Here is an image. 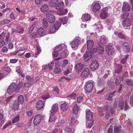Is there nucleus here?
Masks as SVG:
<instances>
[{"instance_id":"obj_40","label":"nucleus","mask_w":133,"mask_h":133,"mask_svg":"<svg viewBox=\"0 0 133 133\" xmlns=\"http://www.w3.org/2000/svg\"><path fill=\"white\" fill-rule=\"evenodd\" d=\"M121 80L120 79V77L119 76H117L115 80V84L117 86L119 85L120 84L121 82Z\"/></svg>"},{"instance_id":"obj_49","label":"nucleus","mask_w":133,"mask_h":133,"mask_svg":"<svg viewBox=\"0 0 133 133\" xmlns=\"http://www.w3.org/2000/svg\"><path fill=\"white\" fill-rule=\"evenodd\" d=\"M6 37L5 38V41L8 43L10 41L9 39L10 33L9 32H8L7 33V34L6 35Z\"/></svg>"},{"instance_id":"obj_45","label":"nucleus","mask_w":133,"mask_h":133,"mask_svg":"<svg viewBox=\"0 0 133 133\" xmlns=\"http://www.w3.org/2000/svg\"><path fill=\"white\" fill-rule=\"evenodd\" d=\"M119 107L121 110L123 109L124 107V102L123 101H120L119 103Z\"/></svg>"},{"instance_id":"obj_1","label":"nucleus","mask_w":133,"mask_h":133,"mask_svg":"<svg viewBox=\"0 0 133 133\" xmlns=\"http://www.w3.org/2000/svg\"><path fill=\"white\" fill-rule=\"evenodd\" d=\"M23 83L19 82L18 85L14 83H12L7 89V92L9 94H12L14 92L18 93L20 90L23 85Z\"/></svg>"},{"instance_id":"obj_22","label":"nucleus","mask_w":133,"mask_h":133,"mask_svg":"<svg viewBox=\"0 0 133 133\" xmlns=\"http://www.w3.org/2000/svg\"><path fill=\"white\" fill-rule=\"evenodd\" d=\"M115 34L119 38L121 39H126L127 37L124 34L121 32L118 33L117 31L114 32Z\"/></svg>"},{"instance_id":"obj_31","label":"nucleus","mask_w":133,"mask_h":133,"mask_svg":"<svg viewBox=\"0 0 133 133\" xmlns=\"http://www.w3.org/2000/svg\"><path fill=\"white\" fill-rule=\"evenodd\" d=\"M79 108L77 104L74 105L73 109V113L75 115H76L79 110Z\"/></svg>"},{"instance_id":"obj_10","label":"nucleus","mask_w":133,"mask_h":133,"mask_svg":"<svg viewBox=\"0 0 133 133\" xmlns=\"http://www.w3.org/2000/svg\"><path fill=\"white\" fill-rule=\"evenodd\" d=\"M91 51V50H89V52L87 51L84 54V58L85 61H87L91 58V56L93 54V53Z\"/></svg>"},{"instance_id":"obj_21","label":"nucleus","mask_w":133,"mask_h":133,"mask_svg":"<svg viewBox=\"0 0 133 133\" xmlns=\"http://www.w3.org/2000/svg\"><path fill=\"white\" fill-rule=\"evenodd\" d=\"M121 125H115L114 126V133H120L122 131Z\"/></svg>"},{"instance_id":"obj_44","label":"nucleus","mask_w":133,"mask_h":133,"mask_svg":"<svg viewBox=\"0 0 133 133\" xmlns=\"http://www.w3.org/2000/svg\"><path fill=\"white\" fill-rule=\"evenodd\" d=\"M36 48L37 50V52L36 54L35 57H37V56L40 54L41 52V49L39 46L37 45L36 46Z\"/></svg>"},{"instance_id":"obj_27","label":"nucleus","mask_w":133,"mask_h":133,"mask_svg":"<svg viewBox=\"0 0 133 133\" xmlns=\"http://www.w3.org/2000/svg\"><path fill=\"white\" fill-rule=\"evenodd\" d=\"M59 2V0H50L49 4L51 7H54L56 6Z\"/></svg>"},{"instance_id":"obj_34","label":"nucleus","mask_w":133,"mask_h":133,"mask_svg":"<svg viewBox=\"0 0 133 133\" xmlns=\"http://www.w3.org/2000/svg\"><path fill=\"white\" fill-rule=\"evenodd\" d=\"M42 24L43 27L47 28L48 26V23L45 18H44L42 20Z\"/></svg>"},{"instance_id":"obj_17","label":"nucleus","mask_w":133,"mask_h":133,"mask_svg":"<svg viewBox=\"0 0 133 133\" xmlns=\"http://www.w3.org/2000/svg\"><path fill=\"white\" fill-rule=\"evenodd\" d=\"M86 119L90 121L92 119L93 115L91 112L89 110H86Z\"/></svg>"},{"instance_id":"obj_46","label":"nucleus","mask_w":133,"mask_h":133,"mask_svg":"<svg viewBox=\"0 0 133 133\" xmlns=\"http://www.w3.org/2000/svg\"><path fill=\"white\" fill-rule=\"evenodd\" d=\"M10 21L7 19H4L1 22V24L3 25L9 23L10 22Z\"/></svg>"},{"instance_id":"obj_32","label":"nucleus","mask_w":133,"mask_h":133,"mask_svg":"<svg viewBox=\"0 0 133 133\" xmlns=\"http://www.w3.org/2000/svg\"><path fill=\"white\" fill-rule=\"evenodd\" d=\"M61 108L62 110L63 111H65L68 109V106L67 104L64 103L61 105Z\"/></svg>"},{"instance_id":"obj_42","label":"nucleus","mask_w":133,"mask_h":133,"mask_svg":"<svg viewBox=\"0 0 133 133\" xmlns=\"http://www.w3.org/2000/svg\"><path fill=\"white\" fill-rule=\"evenodd\" d=\"M70 79L69 78L66 77L65 76H63L59 79L58 80L60 82H62L64 81L65 79L69 81Z\"/></svg>"},{"instance_id":"obj_8","label":"nucleus","mask_w":133,"mask_h":133,"mask_svg":"<svg viewBox=\"0 0 133 133\" xmlns=\"http://www.w3.org/2000/svg\"><path fill=\"white\" fill-rule=\"evenodd\" d=\"M42 118V116L39 115H38L35 116L33 121L34 124L37 125L39 124Z\"/></svg>"},{"instance_id":"obj_39","label":"nucleus","mask_w":133,"mask_h":133,"mask_svg":"<svg viewBox=\"0 0 133 133\" xmlns=\"http://www.w3.org/2000/svg\"><path fill=\"white\" fill-rule=\"evenodd\" d=\"M77 123V121L75 119L74 117H72L70 122L69 123V125H74L76 123Z\"/></svg>"},{"instance_id":"obj_18","label":"nucleus","mask_w":133,"mask_h":133,"mask_svg":"<svg viewBox=\"0 0 133 133\" xmlns=\"http://www.w3.org/2000/svg\"><path fill=\"white\" fill-rule=\"evenodd\" d=\"M37 32L40 36H44L46 34L44 29L42 27L38 28L37 30Z\"/></svg>"},{"instance_id":"obj_60","label":"nucleus","mask_w":133,"mask_h":133,"mask_svg":"<svg viewBox=\"0 0 133 133\" xmlns=\"http://www.w3.org/2000/svg\"><path fill=\"white\" fill-rule=\"evenodd\" d=\"M54 63V62L52 61L50 63V64L48 65V66L49 70H51L53 69L52 67Z\"/></svg>"},{"instance_id":"obj_64","label":"nucleus","mask_w":133,"mask_h":133,"mask_svg":"<svg viewBox=\"0 0 133 133\" xmlns=\"http://www.w3.org/2000/svg\"><path fill=\"white\" fill-rule=\"evenodd\" d=\"M113 127L110 125L108 130L107 133H113Z\"/></svg>"},{"instance_id":"obj_58","label":"nucleus","mask_w":133,"mask_h":133,"mask_svg":"<svg viewBox=\"0 0 133 133\" xmlns=\"http://www.w3.org/2000/svg\"><path fill=\"white\" fill-rule=\"evenodd\" d=\"M5 33L3 32L0 35V40H3L4 39L5 37Z\"/></svg>"},{"instance_id":"obj_11","label":"nucleus","mask_w":133,"mask_h":133,"mask_svg":"<svg viewBox=\"0 0 133 133\" xmlns=\"http://www.w3.org/2000/svg\"><path fill=\"white\" fill-rule=\"evenodd\" d=\"M122 66L120 64L115 65L114 69L115 73L119 74L122 70Z\"/></svg>"},{"instance_id":"obj_9","label":"nucleus","mask_w":133,"mask_h":133,"mask_svg":"<svg viewBox=\"0 0 133 133\" xmlns=\"http://www.w3.org/2000/svg\"><path fill=\"white\" fill-rule=\"evenodd\" d=\"M46 16L48 22L50 23H53L55 21V17L49 13H47Z\"/></svg>"},{"instance_id":"obj_16","label":"nucleus","mask_w":133,"mask_h":133,"mask_svg":"<svg viewBox=\"0 0 133 133\" xmlns=\"http://www.w3.org/2000/svg\"><path fill=\"white\" fill-rule=\"evenodd\" d=\"M87 49L91 50L94 44L93 41L92 40H89L87 41Z\"/></svg>"},{"instance_id":"obj_2","label":"nucleus","mask_w":133,"mask_h":133,"mask_svg":"<svg viewBox=\"0 0 133 133\" xmlns=\"http://www.w3.org/2000/svg\"><path fill=\"white\" fill-rule=\"evenodd\" d=\"M94 82L92 81H89L87 82L85 85V89L86 92L89 93L91 92L93 88Z\"/></svg>"},{"instance_id":"obj_54","label":"nucleus","mask_w":133,"mask_h":133,"mask_svg":"<svg viewBox=\"0 0 133 133\" xmlns=\"http://www.w3.org/2000/svg\"><path fill=\"white\" fill-rule=\"evenodd\" d=\"M129 15V14L128 12H125L123 14L121 15V16L122 18H125L128 16Z\"/></svg>"},{"instance_id":"obj_26","label":"nucleus","mask_w":133,"mask_h":133,"mask_svg":"<svg viewBox=\"0 0 133 133\" xmlns=\"http://www.w3.org/2000/svg\"><path fill=\"white\" fill-rule=\"evenodd\" d=\"M90 19V17L89 15L88 14H85L82 15V19L83 21H88Z\"/></svg>"},{"instance_id":"obj_7","label":"nucleus","mask_w":133,"mask_h":133,"mask_svg":"<svg viewBox=\"0 0 133 133\" xmlns=\"http://www.w3.org/2000/svg\"><path fill=\"white\" fill-rule=\"evenodd\" d=\"M98 66L99 64L98 62L96 61H94L90 65L89 68L91 70L95 71L98 69Z\"/></svg>"},{"instance_id":"obj_28","label":"nucleus","mask_w":133,"mask_h":133,"mask_svg":"<svg viewBox=\"0 0 133 133\" xmlns=\"http://www.w3.org/2000/svg\"><path fill=\"white\" fill-rule=\"evenodd\" d=\"M97 51L100 54H103L104 51V49L103 46L101 45H98L97 46Z\"/></svg>"},{"instance_id":"obj_51","label":"nucleus","mask_w":133,"mask_h":133,"mask_svg":"<svg viewBox=\"0 0 133 133\" xmlns=\"http://www.w3.org/2000/svg\"><path fill=\"white\" fill-rule=\"evenodd\" d=\"M65 130L68 133H74V130L71 129L69 127H66L65 128Z\"/></svg>"},{"instance_id":"obj_38","label":"nucleus","mask_w":133,"mask_h":133,"mask_svg":"<svg viewBox=\"0 0 133 133\" xmlns=\"http://www.w3.org/2000/svg\"><path fill=\"white\" fill-rule=\"evenodd\" d=\"M105 84V81L103 79H101L99 80L98 83V85L99 86H103Z\"/></svg>"},{"instance_id":"obj_41","label":"nucleus","mask_w":133,"mask_h":133,"mask_svg":"<svg viewBox=\"0 0 133 133\" xmlns=\"http://www.w3.org/2000/svg\"><path fill=\"white\" fill-rule=\"evenodd\" d=\"M18 101L20 103H23L24 100V97L22 95H20L18 98Z\"/></svg>"},{"instance_id":"obj_50","label":"nucleus","mask_w":133,"mask_h":133,"mask_svg":"<svg viewBox=\"0 0 133 133\" xmlns=\"http://www.w3.org/2000/svg\"><path fill=\"white\" fill-rule=\"evenodd\" d=\"M128 56V55H126L124 58H123L122 59L121 61V63L122 64H124L125 62L127 59Z\"/></svg>"},{"instance_id":"obj_62","label":"nucleus","mask_w":133,"mask_h":133,"mask_svg":"<svg viewBox=\"0 0 133 133\" xmlns=\"http://www.w3.org/2000/svg\"><path fill=\"white\" fill-rule=\"evenodd\" d=\"M108 85L110 88H113L114 86V84L112 82H110L108 83Z\"/></svg>"},{"instance_id":"obj_53","label":"nucleus","mask_w":133,"mask_h":133,"mask_svg":"<svg viewBox=\"0 0 133 133\" xmlns=\"http://www.w3.org/2000/svg\"><path fill=\"white\" fill-rule=\"evenodd\" d=\"M83 100V98L82 96H79L77 99V102L78 103H80L82 102Z\"/></svg>"},{"instance_id":"obj_3","label":"nucleus","mask_w":133,"mask_h":133,"mask_svg":"<svg viewBox=\"0 0 133 133\" xmlns=\"http://www.w3.org/2000/svg\"><path fill=\"white\" fill-rule=\"evenodd\" d=\"M61 25V22L59 21H57L53 26L52 25H50L49 27L50 31L51 34L54 33L56 30H58Z\"/></svg>"},{"instance_id":"obj_61","label":"nucleus","mask_w":133,"mask_h":133,"mask_svg":"<svg viewBox=\"0 0 133 133\" xmlns=\"http://www.w3.org/2000/svg\"><path fill=\"white\" fill-rule=\"evenodd\" d=\"M54 91L57 94H58L59 91L58 87L57 86L54 87L53 88Z\"/></svg>"},{"instance_id":"obj_12","label":"nucleus","mask_w":133,"mask_h":133,"mask_svg":"<svg viewBox=\"0 0 133 133\" xmlns=\"http://www.w3.org/2000/svg\"><path fill=\"white\" fill-rule=\"evenodd\" d=\"M90 71L88 68L84 69L81 74V76L83 78L87 77L89 74Z\"/></svg>"},{"instance_id":"obj_63","label":"nucleus","mask_w":133,"mask_h":133,"mask_svg":"<svg viewBox=\"0 0 133 133\" xmlns=\"http://www.w3.org/2000/svg\"><path fill=\"white\" fill-rule=\"evenodd\" d=\"M35 25L36 24H34L31 26L29 29V31L28 32V34H30L31 32L34 28L35 27Z\"/></svg>"},{"instance_id":"obj_5","label":"nucleus","mask_w":133,"mask_h":133,"mask_svg":"<svg viewBox=\"0 0 133 133\" xmlns=\"http://www.w3.org/2000/svg\"><path fill=\"white\" fill-rule=\"evenodd\" d=\"M132 22L129 18L124 20L122 22V25L125 29H129L131 26Z\"/></svg>"},{"instance_id":"obj_35","label":"nucleus","mask_w":133,"mask_h":133,"mask_svg":"<svg viewBox=\"0 0 133 133\" xmlns=\"http://www.w3.org/2000/svg\"><path fill=\"white\" fill-rule=\"evenodd\" d=\"M63 47L62 44H60L58 46H56L54 50L55 52H58L61 51L63 49Z\"/></svg>"},{"instance_id":"obj_36","label":"nucleus","mask_w":133,"mask_h":133,"mask_svg":"<svg viewBox=\"0 0 133 133\" xmlns=\"http://www.w3.org/2000/svg\"><path fill=\"white\" fill-rule=\"evenodd\" d=\"M68 19V18L67 17H63L59 19L63 24H64L67 23Z\"/></svg>"},{"instance_id":"obj_29","label":"nucleus","mask_w":133,"mask_h":133,"mask_svg":"<svg viewBox=\"0 0 133 133\" xmlns=\"http://www.w3.org/2000/svg\"><path fill=\"white\" fill-rule=\"evenodd\" d=\"M101 7L98 3H96L94 4L93 6L92 11L94 12H96L98 11L100 9Z\"/></svg>"},{"instance_id":"obj_6","label":"nucleus","mask_w":133,"mask_h":133,"mask_svg":"<svg viewBox=\"0 0 133 133\" xmlns=\"http://www.w3.org/2000/svg\"><path fill=\"white\" fill-rule=\"evenodd\" d=\"M107 54L108 55H113L115 52V49L114 47L110 45L107 46L106 48Z\"/></svg>"},{"instance_id":"obj_30","label":"nucleus","mask_w":133,"mask_h":133,"mask_svg":"<svg viewBox=\"0 0 133 133\" xmlns=\"http://www.w3.org/2000/svg\"><path fill=\"white\" fill-rule=\"evenodd\" d=\"M64 5V3L61 2L58 4L56 6L55 8L57 10H60L63 9V8Z\"/></svg>"},{"instance_id":"obj_33","label":"nucleus","mask_w":133,"mask_h":133,"mask_svg":"<svg viewBox=\"0 0 133 133\" xmlns=\"http://www.w3.org/2000/svg\"><path fill=\"white\" fill-rule=\"evenodd\" d=\"M108 16V13L106 11H102L100 14V17L102 19L106 18Z\"/></svg>"},{"instance_id":"obj_23","label":"nucleus","mask_w":133,"mask_h":133,"mask_svg":"<svg viewBox=\"0 0 133 133\" xmlns=\"http://www.w3.org/2000/svg\"><path fill=\"white\" fill-rule=\"evenodd\" d=\"M108 41V39L107 37L104 36H102L99 38V42L102 44H105Z\"/></svg>"},{"instance_id":"obj_59","label":"nucleus","mask_w":133,"mask_h":133,"mask_svg":"<svg viewBox=\"0 0 133 133\" xmlns=\"http://www.w3.org/2000/svg\"><path fill=\"white\" fill-rule=\"evenodd\" d=\"M19 117L18 116H16L15 117L14 119H13L12 120V122L13 123H14L16 122H17L18 121H19Z\"/></svg>"},{"instance_id":"obj_4","label":"nucleus","mask_w":133,"mask_h":133,"mask_svg":"<svg viewBox=\"0 0 133 133\" xmlns=\"http://www.w3.org/2000/svg\"><path fill=\"white\" fill-rule=\"evenodd\" d=\"M81 40L79 37H77L71 42V46L74 50H75L77 49L78 46L81 43Z\"/></svg>"},{"instance_id":"obj_25","label":"nucleus","mask_w":133,"mask_h":133,"mask_svg":"<svg viewBox=\"0 0 133 133\" xmlns=\"http://www.w3.org/2000/svg\"><path fill=\"white\" fill-rule=\"evenodd\" d=\"M49 9V7L48 5L47 4H44L41 6V10L42 12H44L48 11Z\"/></svg>"},{"instance_id":"obj_52","label":"nucleus","mask_w":133,"mask_h":133,"mask_svg":"<svg viewBox=\"0 0 133 133\" xmlns=\"http://www.w3.org/2000/svg\"><path fill=\"white\" fill-rule=\"evenodd\" d=\"M68 61L67 59L64 60L63 61V63L62 65V67L63 68H65L68 64Z\"/></svg>"},{"instance_id":"obj_57","label":"nucleus","mask_w":133,"mask_h":133,"mask_svg":"<svg viewBox=\"0 0 133 133\" xmlns=\"http://www.w3.org/2000/svg\"><path fill=\"white\" fill-rule=\"evenodd\" d=\"M72 1L70 0H65V3L66 6H69L72 3Z\"/></svg>"},{"instance_id":"obj_47","label":"nucleus","mask_w":133,"mask_h":133,"mask_svg":"<svg viewBox=\"0 0 133 133\" xmlns=\"http://www.w3.org/2000/svg\"><path fill=\"white\" fill-rule=\"evenodd\" d=\"M61 72V69L58 68H55L54 70V72L55 74H59Z\"/></svg>"},{"instance_id":"obj_48","label":"nucleus","mask_w":133,"mask_h":133,"mask_svg":"<svg viewBox=\"0 0 133 133\" xmlns=\"http://www.w3.org/2000/svg\"><path fill=\"white\" fill-rule=\"evenodd\" d=\"M24 30L22 27H19L17 29V32L19 34H22Z\"/></svg>"},{"instance_id":"obj_24","label":"nucleus","mask_w":133,"mask_h":133,"mask_svg":"<svg viewBox=\"0 0 133 133\" xmlns=\"http://www.w3.org/2000/svg\"><path fill=\"white\" fill-rule=\"evenodd\" d=\"M130 9L129 5L127 3H124L122 8V10L123 11H128Z\"/></svg>"},{"instance_id":"obj_14","label":"nucleus","mask_w":133,"mask_h":133,"mask_svg":"<svg viewBox=\"0 0 133 133\" xmlns=\"http://www.w3.org/2000/svg\"><path fill=\"white\" fill-rule=\"evenodd\" d=\"M44 106V102L41 100H39L37 102L36 108L38 110L42 109Z\"/></svg>"},{"instance_id":"obj_13","label":"nucleus","mask_w":133,"mask_h":133,"mask_svg":"<svg viewBox=\"0 0 133 133\" xmlns=\"http://www.w3.org/2000/svg\"><path fill=\"white\" fill-rule=\"evenodd\" d=\"M123 47L124 51L126 53L129 52L131 49L129 44L127 42H125L123 44Z\"/></svg>"},{"instance_id":"obj_37","label":"nucleus","mask_w":133,"mask_h":133,"mask_svg":"<svg viewBox=\"0 0 133 133\" xmlns=\"http://www.w3.org/2000/svg\"><path fill=\"white\" fill-rule=\"evenodd\" d=\"M126 83L130 86H133V81L131 79H127L126 80Z\"/></svg>"},{"instance_id":"obj_56","label":"nucleus","mask_w":133,"mask_h":133,"mask_svg":"<svg viewBox=\"0 0 133 133\" xmlns=\"http://www.w3.org/2000/svg\"><path fill=\"white\" fill-rule=\"evenodd\" d=\"M71 72V69H69L64 72V75H67L69 74Z\"/></svg>"},{"instance_id":"obj_55","label":"nucleus","mask_w":133,"mask_h":133,"mask_svg":"<svg viewBox=\"0 0 133 133\" xmlns=\"http://www.w3.org/2000/svg\"><path fill=\"white\" fill-rule=\"evenodd\" d=\"M116 93L115 91H113L112 92H111L109 95V97L108 98V100H109L111 99V98L113 97V96Z\"/></svg>"},{"instance_id":"obj_15","label":"nucleus","mask_w":133,"mask_h":133,"mask_svg":"<svg viewBox=\"0 0 133 133\" xmlns=\"http://www.w3.org/2000/svg\"><path fill=\"white\" fill-rule=\"evenodd\" d=\"M58 109V104L57 103H55L53 105L52 107V109L51 110V115H54L55 113L57 111Z\"/></svg>"},{"instance_id":"obj_19","label":"nucleus","mask_w":133,"mask_h":133,"mask_svg":"<svg viewBox=\"0 0 133 133\" xmlns=\"http://www.w3.org/2000/svg\"><path fill=\"white\" fill-rule=\"evenodd\" d=\"M75 69L77 71H81L83 69V65L81 63H77L75 66Z\"/></svg>"},{"instance_id":"obj_43","label":"nucleus","mask_w":133,"mask_h":133,"mask_svg":"<svg viewBox=\"0 0 133 133\" xmlns=\"http://www.w3.org/2000/svg\"><path fill=\"white\" fill-rule=\"evenodd\" d=\"M34 112V110L32 109L31 110L27 111L26 112L27 116L28 117H30L32 115Z\"/></svg>"},{"instance_id":"obj_20","label":"nucleus","mask_w":133,"mask_h":133,"mask_svg":"<svg viewBox=\"0 0 133 133\" xmlns=\"http://www.w3.org/2000/svg\"><path fill=\"white\" fill-rule=\"evenodd\" d=\"M11 105L12 108L13 110H18L19 105L18 101H16L13 102Z\"/></svg>"}]
</instances>
